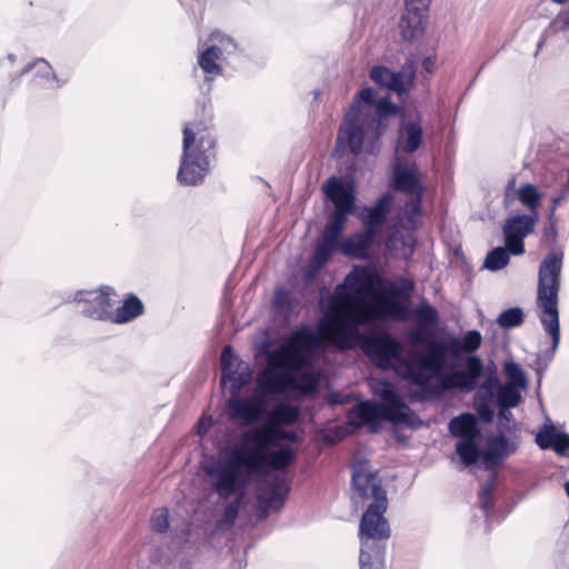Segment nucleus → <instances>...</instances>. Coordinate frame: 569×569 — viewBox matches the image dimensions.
<instances>
[{"label":"nucleus","instance_id":"nucleus-1","mask_svg":"<svg viewBox=\"0 0 569 569\" xmlns=\"http://www.w3.org/2000/svg\"><path fill=\"white\" fill-rule=\"evenodd\" d=\"M259 429L243 430L240 441L227 442L219 448V458L203 467L211 489L221 500H229L218 521V527H231L244 501L246 490L252 478L267 476V468L260 452L264 449Z\"/></svg>","mask_w":569,"mask_h":569},{"label":"nucleus","instance_id":"nucleus-2","mask_svg":"<svg viewBox=\"0 0 569 569\" xmlns=\"http://www.w3.org/2000/svg\"><path fill=\"white\" fill-rule=\"evenodd\" d=\"M400 107L387 97H377L372 88L361 89L352 99L348 112L340 124L337 147L348 149L353 156L363 151L377 154L380 139L385 134L389 118L399 114Z\"/></svg>","mask_w":569,"mask_h":569},{"label":"nucleus","instance_id":"nucleus-3","mask_svg":"<svg viewBox=\"0 0 569 569\" xmlns=\"http://www.w3.org/2000/svg\"><path fill=\"white\" fill-rule=\"evenodd\" d=\"M370 321L369 313L357 315L356 323H340L337 319L330 318L326 323V331L338 349L352 350L359 347L377 367L383 370L403 365V348L396 338L389 333L360 331L359 326L368 325Z\"/></svg>","mask_w":569,"mask_h":569},{"label":"nucleus","instance_id":"nucleus-4","mask_svg":"<svg viewBox=\"0 0 569 569\" xmlns=\"http://www.w3.org/2000/svg\"><path fill=\"white\" fill-rule=\"evenodd\" d=\"M431 337L426 356L419 355L416 359L419 369L410 365L406 367V378L419 388L413 396L420 400L450 391V377L461 361L448 336Z\"/></svg>","mask_w":569,"mask_h":569},{"label":"nucleus","instance_id":"nucleus-5","mask_svg":"<svg viewBox=\"0 0 569 569\" xmlns=\"http://www.w3.org/2000/svg\"><path fill=\"white\" fill-rule=\"evenodd\" d=\"M562 253L549 252L540 262L537 286V306L540 309L539 320L545 331L551 337V347L541 358L547 367L555 358L560 343V322L558 295L561 281Z\"/></svg>","mask_w":569,"mask_h":569},{"label":"nucleus","instance_id":"nucleus-6","mask_svg":"<svg viewBox=\"0 0 569 569\" xmlns=\"http://www.w3.org/2000/svg\"><path fill=\"white\" fill-rule=\"evenodd\" d=\"M182 134L177 180L182 186H198L203 182L216 159V138L202 121L186 123Z\"/></svg>","mask_w":569,"mask_h":569},{"label":"nucleus","instance_id":"nucleus-7","mask_svg":"<svg viewBox=\"0 0 569 569\" xmlns=\"http://www.w3.org/2000/svg\"><path fill=\"white\" fill-rule=\"evenodd\" d=\"M388 500L371 501L359 523L360 547L365 549H387L391 529L385 513Z\"/></svg>","mask_w":569,"mask_h":569},{"label":"nucleus","instance_id":"nucleus-8","mask_svg":"<svg viewBox=\"0 0 569 569\" xmlns=\"http://www.w3.org/2000/svg\"><path fill=\"white\" fill-rule=\"evenodd\" d=\"M372 391L380 398L381 405L387 408L386 410L389 413V422L413 426V422L417 419L416 415L397 392L391 382L387 380L377 381L372 387Z\"/></svg>","mask_w":569,"mask_h":569},{"label":"nucleus","instance_id":"nucleus-9","mask_svg":"<svg viewBox=\"0 0 569 569\" xmlns=\"http://www.w3.org/2000/svg\"><path fill=\"white\" fill-rule=\"evenodd\" d=\"M417 73V64L408 59L400 71H392L383 66H375L370 70V79L401 96L409 91L413 86Z\"/></svg>","mask_w":569,"mask_h":569},{"label":"nucleus","instance_id":"nucleus-10","mask_svg":"<svg viewBox=\"0 0 569 569\" xmlns=\"http://www.w3.org/2000/svg\"><path fill=\"white\" fill-rule=\"evenodd\" d=\"M431 0H405V8L399 20L403 40L412 41L423 36Z\"/></svg>","mask_w":569,"mask_h":569},{"label":"nucleus","instance_id":"nucleus-11","mask_svg":"<svg viewBox=\"0 0 569 569\" xmlns=\"http://www.w3.org/2000/svg\"><path fill=\"white\" fill-rule=\"evenodd\" d=\"M290 487L281 475H273L270 480L262 483L257 493L258 520H264L270 511L280 510L289 493Z\"/></svg>","mask_w":569,"mask_h":569},{"label":"nucleus","instance_id":"nucleus-12","mask_svg":"<svg viewBox=\"0 0 569 569\" xmlns=\"http://www.w3.org/2000/svg\"><path fill=\"white\" fill-rule=\"evenodd\" d=\"M110 296L111 289L108 287L100 290H78L73 300L82 305L81 313L84 317L111 322L114 301Z\"/></svg>","mask_w":569,"mask_h":569},{"label":"nucleus","instance_id":"nucleus-13","mask_svg":"<svg viewBox=\"0 0 569 569\" xmlns=\"http://www.w3.org/2000/svg\"><path fill=\"white\" fill-rule=\"evenodd\" d=\"M226 408L231 421L249 428L256 427L267 415V403L260 397H229Z\"/></svg>","mask_w":569,"mask_h":569},{"label":"nucleus","instance_id":"nucleus-14","mask_svg":"<svg viewBox=\"0 0 569 569\" xmlns=\"http://www.w3.org/2000/svg\"><path fill=\"white\" fill-rule=\"evenodd\" d=\"M538 220L539 213L515 214L506 219L502 233L505 243L509 247L513 256H519L525 252L523 239L533 232Z\"/></svg>","mask_w":569,"mask_h":569},{"label":"nucleus","instance_id":"nucleus-15","mask_svg":"<svg viewBox=\"0 0 569 569\" xmlns=\"http://www.w3.org/2000/svg\"><path fill=\"white\" fill-rule=\"evenodd\" d=\"M352 486L363 500L379 501L387 499V491L382 488L377 471L370 468L366 460L356 461L351 467Z\"/></svg>","mask_w":569,"mask_h":569},{"label":"nucleus","instance_id":"nucleus-16","mask_svg":"<svg viewBox=\"0 0 569 569\" xmlns=\"http://www.w3.org/2000/svg\"><path fill=\"white\" fill-rule=\"evenodd\" d=\"M323 191L327 198L333 203V211H339L345 216L356 212V187L352 180H342L338 177H330L325 186Z\"/></svg>","mask_w":569,"mask_h":569},{"label":"nucleus","instance_id":"nucleus-17","mask_svg":"<svg viewBox=\"0 0 569 569\" xmlns=\"http://www.w3.org/2000/svg\"><path fill=\"white\" fill-rule=\"evenodd\" d=\"M387 408L380 402L361 401L348 412V422L355 428L368 427L370 432H377L381 421L389 422Z\"/></svg>","mask_w":569,"mask_h":569},{"label":"nucleus","instance_id":"nucleus-18","mask_svg":"<svg viewBox=\"0 0 569 569\" xmlns=\"http://www.w3.org/2000/svg\"><path fill=\"white\" fill-rule=\"evenodd\" d=\"M413 290L415 282L408 278L391 283L387 289L389 299L383 303V313L395 320L408 319L409 307L400 300H408Z\"/></svg>","mask_w":569,"mask_h":569},{"label":"nucleus","instance_id":"nucleus-19","mask_svg":"<svg viewBox=\"0 0 569 569\" xmlns=\"http://www.w3.org/2000/svg\"><path fill=\"white\" fill-rule=\"evenodd\" d=\"M393 197L390 192L380 196L370 207H363L358 217L366 230H370L378 236L388 221L391 212Z\"/></svg>","mask_w":569,"mask_h":569},{"label":"nucleus","instance_id":"nucleus-20","mask_svg":"<svg viewBox=\"0 0 569 569\" xmlns=\"http://www.w3.org/2000/svg\"><path fill=\"white\" fill-rule=\"evenodd\" d=\"M483 375V362L480 357L470 355L465 358L463 368L455 369L450 377V390L458 389L463 392H470L478 388L479 380Z\"/></svg>","mask_w":569,"mask_h":569},{"label":"nucleus","instance_id":"nucleus-21","mask_svg":"<svg viewBox=\"0 0 569 569\" xmlns=\"http://www.w3.org/2000/svg\"><path fill=\"white\" fill-rule=\"evenodd\" d=\"M291 377L288 372L267 367L257 378L258 397L266 401L283 395L289 387Z\"/></svg>","mask_w":569,"mask_h":569},{"label":"nucleus","instance_id":"nucleus-22","mask_svg":"<svg viewBox=\"0 0 569 569\" xmlns=\"http://www.w3.org/2000/svg\"><path fill=\"white\" fill-rule=\"evenodd\" d=\"M392 187L406 194L423 193L425 189L412 166L396 157L391 168Z\"/></svg>","mask_w":569,"mask_h":569},{"label":"nucleus","instance_id":"nucleus-23","mask_svg":"<svg viewBox=\"0 0 569 569\" xmlns=\"http://www.w3.org/2000/svg\"><path fill=\"white\" fill-rule=\"evenodd\" d=\"M423 142V128L417 120H401L397 131L395 151L397 154H412Z\"/></svg>","mask_w":569,"mask_h":569},{"label":"nucleus","instance_id":"nucleus-24","mask_svg":"<svg viewBox=\"0 0 569 569\" xmlns=\"http://www.w3.org/2000/svg\"><path fill=\"white\" fill-rule=\"evenodd\" d=\"M262 350L266 353L268 367L277 368L282 372H288L292 376L296 370V362L300 359L286 341L278 347L271 349V343L266 341L262 345Z\"/></svg>","mask_w":569,"mask_h":569},{"label":"nucleus","instance_id":"nucleus-25","mask_svg":"<svg viewBox=\"0 0 569 569\" xmlns=\"http://www.w3.org/2000/svg\"><path fill=\"white\" fill-rule=\"evenodd\" d=\"M32 70H36L34 76L37 78H40L49 83L50 89L62 88L69 82L71 78L70 71H62L60 74H57L51 64L43 58H37L33 61L27 63L20 71L19 78L26 76Z\"/></svg>","mask_w":569,"mask_h":569},{"label":"nucleus","instance_id":"nucleus-26","mask_svg":"<svg viewBox=\"0 0 569 569\" xmlns=\"http://www.w3.org/2000/svg\"><path fill=\"white\" fill-rule=\"evenodd\" d=\"M371 281V274L367 270H353L347 274L345 281L335 290V298L342 302H352L356 295L366 291Z\"/></svg>","mask_w":569,"mask_h":569},{"label":"nucleus","instance_id":"nucleus-27","mask_svg":"<svg viewBox=\"0 0 569 569\" xmlns=\"http://www.w3.org/2000/svg\"><path fill=\"white\" fill-rule=\"evenodd\" d=\"M377 238L369 229L365 228L342 238L341 252L351 258L363 259L368 257L369 249Z\"/></svg>","mask_w":569,"mask_h":569},{"label":"nucleus","instance_id":"nucleus-28","mask_svg":"<svg viewBox=\"0 0 569 569\" xmlns=\"http://www.w3.org/2000/svg\"><path fill=\"white\" fill-rule=\"evenodd\" d=\"M517 443L510 440L507 435L499 433L488 438L485 449V461L491 466H499L505 458L517 450Z\"/></svg>","mask_w":569,"mask_h":569},{"label":"nucleus","instance_id":"nucleus-29","mask_svg":"<svg viewBox=\"0 0 569 569\" xmlns=\"http://www.w3.org/2000/svg\"><path fill=\"white\" fill-rule=\"evenodd\" d=\"M293 352L301 358L302 349H318L322 342V337L315 332L309 326L303 325L292 330L284 340Z\"/></svg>","mask_w":569,"mask_h":569},{"label":"nucleus","instance_id":"nucleus-30","mask_svg":"<svg viewBox=\"0 0 569 569\" xmlns=\"http://www.w3.org/2000/svg\"><path fill=\"white\" fill-rule=\"evenodd\" d=\"M214 50L213 48L206 47L199 51L197 57V64L204 74V82L208 83L209 90L211 89V83L223 74L221 61L224 60Z\"/></svg>","mask_w":569,"mask_h":569},{"label":"nucleus","instance_id":"nucleus-31","mask_svg":"<svg viewBox=\"0 0 569 569\" xmlns=\"http://www.w3.org/2000/svg\"><path fill=\"white\" fill-rule=\"evenodd\" d=\"M449 432L460 439L481 438V429L478 419L470 412H463L453 417L448 425Z\"/></svg>","mask_w":569,"mask_h":569},{"label":"nucleus","instance_id":"nucleus-32","mask_svg":"<svg viewBox=\"0 0 569 569\" xmlns=\"http://www.w3.org/2000/svg\"><path fill=\"white\" fill-rule=\"evenodd\" d=\"M143 311V302L136 295L130 293L120 307L113 308L111 322L119 325L128 323L140 317Z\"/></svg>","mask_w":569,"mask_h":569},{"label":"nucleus","instance_id":"nucleus-33","mask_svg":"<svg viewBox=\"0 0 569 569\" xmlns=\"http://www.w3.org/2000/svg\"><path fill=\"white\" fill-rule=\"evenodd\" d=\"M296 459V453L290 447H280L276 450H270L266 452V460L268 465V475L263 478H252V480H260L262 483L270 480V478L274 475L270 472V468L276 470H283L288 468Z\"/></svg>","mask_w":569,"mask_h":569},{"label":"nucleus","instance_id":"nucleus-34","mask_svg":"<svg viewBox=\"0 0 569 569\" xmlns=\"http://www.w3.org/2000/svg\"><path fill=\"white\" fill-rule=\"evenodd\" d=\"M269 421L276 426H292L300 419V409L289 402L280 401L267 411Z\"/></svg>","mask_w":569,"mask_h":569},{"label":"nucleus","instance_id":"nucleus-35","mask_svg":"<svg viewBox=\"0 0 569 569\" xmlns=\"http://www.w3.org/2000/svg\"><path fill=\"white\" fill-rule=\"evenodd\" d=\"M480 438L459 439L456 443V453L465 467L476 465L480 459L485 460V449L479 446Z\"/></svg>","mask_w":569,"mask_h":569},{"label":"nucleus","instance_id":"nucleus-36","mask_svg":"<svg viewBox=\"0 0 569 569\" xmlns=\"http://www.w3.org/2000/svg\"><path fill=\"white\" fill-rule=\"evenodd\" d=\"M336 250L341 251V243L321 237L310 258V268L312 271L317 272L323 268Z\"/></svg>","mask_w":569,"mask_h":569},{"label":"nucleus","instance_id":"nucleus-37","mask_svg":"<svg viewBox=\"0 0 569 569\" xmlns=\"http://www.w3.org/2000/svg\"><path fill=\"white\" fill-rule=\"evenodd\" d=\"M448 337L460 360L463 352L472 355L480 348L482 342V336L477 329L468 330L462 337L455 335H449Z\"/></svg>","mask_w":569,"mask_h":569},{"label":"nucleus","instance_id":"nucleus-38","mask_svg":"<svg viewBox=\"0 0 569 569\" xmlns=\"http://www.w3.org/2000/svg\"><path fill=\"white\" fill-rule=\"evenodd\" d=\"M208 41L210 43L207 47L216 49V53L224 61L238 51V43L236 40L221 31H212Z\"/></svg>","mask_w":569,"mask_h":569},{"label":"nucleus","instance_id":"nucleus-39","mask_svg":"<svg viewBox=\"0 0 569 569\" xmlns=\"http://www.w3.org/2000/svg\"><path fill=\"white\" fill-rule=\"evenodd\" d=\"M259 429L262 430L264 433L261 436L262 443L264 445V449L260 452L261 459L264 462L266 468L268 469L267 460H266V452L268 451L272 440L274 438L283 439L290 442H296L298 440V435L293 430H283L280 428H263V427H253L248 428L247 430H254Z\"/></svg>","mask_w":569,"mask_h":569},{"label":"nucleus","instance_id":"nucleus-40","mask_svg":"<svg viewBox=\"0 0 569 569\" xmlns=\"http://www.w3.org/2000/svg\"><path fill=\"white\" fill-rule=\"evenodd\" d=\"M411 316L416 321L426 327H436L439 323V313L437 309L427 300H421L416 308H409L408 317Z\"/></svg>","mask_w":569,"mask_h":569},{"label":"nucleus","instance_id":"nucleus-41","mask_svg":"<svg viewBox=\"0 0 569 569\" xmlns=\"http://www.w3.org/2000/svg\"><path fill=\"white\" fill-rule=\"evenodd\" d=\"M497 485V476L496 473H491L486 482L481 486L478 492V502L482 511L485 512L486 518H489L490 512L493 510L495 506V487ZM489 521V519H487Z\"/></svg>","mask_w":569,"mask_h":569},{"label":"nucleus","instance_id":"nucleus-42","mask_svg":"<svg viewBox=\"0 0 569 569\" xmlns=\"http://www.w3.org/2000/svg\"><path fill=\"white\" fill-rule=\"evenodd\" d=\"M493 400L498 409L515 408L521 401L520 389L511 385L499 386Z\"/></svg>","mask_w":569,"mask_h":569},{"label":"nucleus","instance_id":"nucleus-43","mask_svg":"<svg viewBox=\"0 0 569 569\" xmlns=\"http://www.w3.org/2000/svg\"><path fill=\"white\" fill-rule=\"evenodd\" d=\"M348 216L340 213L339 211H332L329 220L325 227L321 237L327 238L338 243L342 242L341 234L346 228Z\"/></svg>","mask_w":569,"mask_h":569},{"label":"nucleus","instance_id":"nucleus-44","mask_svg":"<svg viewBox=\"0 0 569 569\" xmlns=\"http://www.w3.org/2000/svg\"><path fill=\"white\" fill-rule=\"evenodd\" d=\"M511 250L505 247H496L491 249L483 261V268L490 271H499L503 269L510 261Z\"/></svg>","mask_w":569,"mask_h":569},{"label":"nucleus","instance_id":"nucleus-45","mask_svg":"<svg viewBox=\"0 0 569 569\" xmlns=\"http://www.w3.org/2000/svg\"><path fill=\"white\" fill-rule=\"evenodd\" d=\"M385 549H365L360 547L359 569H385Z\"/></svg>","mask_w":569,"mask_h":569},{"label":"nucleus","instance_id":"nucleus-46","mask_svg":"<svg viewBox=\"0 0 569 569\" xmlns=\"http://www.w3.org/2000/svg\"><path fill=\"white\" fill-rule=\"evenodd\" d=\"M518 200L528 208L530 214L538 213L541 194L532 183H525L517 190Z\"/></svg>","mask_w":569,"mask_h":569},{"label":"nucleus","instance_id":"nucleus-47","mask_svg":"<svg viewBox=\"0 0 569 569\" xmlns=\"http://www.w3.org/2000/svg\"><path fill=\"white\" fill-rule=\"evenodd\" d=\"M503 373L507 377V383L519 389H526L528 379L521 366L515 361H506L503 363Z\"/></svg>","mask_w":569,"mask_h":569},{"label":"nucleus","instance_id":"nucleus-48","mask_svg":"<svg viewBox=\"0 0 569 569\" xmlns=\"http://www.w3.org/2000/svg\"><path fill=\"white\" fill-rule=\"evenodd\" d=\"M525 320V312L520 307L508 308L497 317V325L501 329H512L521 326Z\"/></svg>","mask_w":569,"mask_h":569},{"label":"nucleus","instance_id":"nucleus-49","mask_svg":"<svg viewBox=\"0 0 569 569\" xmlns=\"http://www.w3.org/2000/svg\"><path fill=\"white\" fill-rule=\"evenodd\" d=\"M411 198L407 203L406 219L402 227L409 230L417 228V218L421 214L423 193L409 194Z\"/></svg>","mask_w":569,"mask_h":569},{"label":"nucleus","instance_id":"nucleus-50","mask_svg":"<svg viewBox=\"0 0 569 569\" xmlns=\"http://www.w3.org/2000/svg\"><path fill=\"white\" fill-rule=\"evenodd\" d=\"M250 382V375L246 372H238L237 370L231 372L229 377H226V386L230 391V397H242L241 390Z\"/></svg>","mask_w":569,"mask_h":569},{"label":"nucleus","instance_id":"nucleus-51","mask_svg":"<svg viewBox=\"0 0 569 569\" xmlns=\"http://www.w3.org/2000/svg\"><path fill=\"white\" fill-rule=\"evenodd\" d=\"M236 362L237 357L233 353L231 346H226L221 352L220 367H221V377L220 382L222 386H226V377H229L231 372L236 371Z\"/></svg>","mask_w":569,"mask_h":569},{"label":"nucleus","instance_id":"nucleus-52","mask_svg":"<svg viewBox=\"0 0 569 569\" xmlns=\"http://www.w3.org/2000/svg\"><path fill=\"white\" fill-rule=\"evenodd\" d=\"M516 421L510 409H498L497 430L499 433H511L516 430Z\"/></svg>","mask_w":569,"mask_h":569},{"label":"nucleus","instance_id":"nucleus-53","mask_svg":"<svg viewBox=\"0 0 569 569\" xmlns=\"http://www.w3.org/2000/svg\"><path fill=\"white\" fill-rule=\"evenodd\" d=\"M499 386H502V385L499 382L497 377H495V376L488 377L480 385L477 396L480 399L493 400L496 398V392H497Z\"/></svg>","mask_w":569,"mask_h":569},{"label":"nucleus","instance_id":"nucleus-54","mask_svg":"<svg viewBox=\"0 0 569 569\" xmlns=\"http://www.w3.org/2000/svg\"><path fill=\"white\" fill-rule=\"evenodd\" d=\"M151 528L158 533H163L169 528V510L167 508L157 509L151 517Z\"/></svg>","mask_w":569,"mask_h":569},{"label":"nucleus","instance_id":"nucleus-55","mask_svg":"<svg viewBox=\"0 0 569 569\" xmlns=\"http://www.w3.org/2000/svg\"><path fill=\"white\" fill-rule=\"evenodd\" d=\"M551 437L553 439V443L551 446L552 450L559 456H565L569 450V435L567 432L552 429Z\"/></svg>","mask_w":569,"mask_h":569},{"label":"nucleus","instance_id":"nucleus-56","mask_svg":"<svg viewBox=\"0 0 569 569\" xmlns=\"http://www.w3.org/2000/svg\"><path fill=\"white\" fill-rule=\"evenodd\" d=\"M272 303L278 309H290L292 307L290 293L283 288H278L274 292Z\"/></svg>","mask_w":569,"mask_h":569},{"label":"nucleus","instance_id":"nucleus-57","mask_svg":"<svg viewBox=\"0 0 569 569\" xmlns=\"http://www.w3.org/2000/svg\"><path fill=\"white\" fill-rule=\"evenodd\" d=\"M476 411L478 415L479 420H481L485 423H491L495 418V411L490 407V405L480 402L476 407Z\"/></svg>","mask_w":569,"mask_h":569},{"label":"nucleus","instance_id":"nucleus-58","mask_svg":"<svg viewBox=\"0 0 569 569\" xmlns=\"http://www.w3.org/2000/svg\"><path fill=\"white\" fill-rule=\"evenodd\" d=\"M552 429H556L553 426L546 427V429L539 432L536 437V442L541 449L551 448L553 443V439L551 437Z\"/></svg>","mask_w":569,"mask_h":569},{"label":"nucleus","instance_id":"nucleus-59","mask_svg":"<svg viewBox=\"0 0 569 569\" xmlns=\"http://www.w3.org/2000/svg\"><path fill=\"white\" fill-rule=\"evenodd\" d=\"M517 197L516 176H511L505 187L503 206L508 207Z\"/></svg>","mask_w":569,"mask_h":569},{"label":"nucleus","instance_id":"nucleus-60","mask_svg":"<svg viewBox=\"0 0 569 569\" xmlns=\"http://www.w3.org/2000/svg\"><path fill=\"white\" fill-rule=\"evenodd\" d=\"M212 426V418L210 416H202L197 423V433L204 436Z\"/></svg>","mask_w":569,"mask_h":569},{"label":"nucleus","instance_id":"nucleus-61","mask_svg":"<svg viewBox=\"0 0 569 569\" xmlns=\"http://www.w3.org/2000/svg\"><path fill=\"white\" fill-rule=\"evenodd\" d=\"M345 402H346V398H343V397H341V396H339L337 393H332L329 397V403L331 406L342 405Z\"/></svg>","mask_w":569,"mask_h":569},{"label":"nucleus","instance_id":"nucleus-62","mask_svg":"<svg viewBox=\"0 0 569 569\" xmlns=\"http://www.w3.org/2000/svg\"><path fill=\"white\" fill-rule=\"evenodd\" d=\"M561 201H562V196H555L551 199V207H550L551 214L556 211L557 207L560 204Z\"/></svg>","mask_w":569,"mask_h":569},{"label":"nucleus","instance_id":"nucleus-63","mask_svg":"<svg viewBox=\"0 0 569 569\" xmlns=\"http://www.w3.org/2000/svg\"><path fill=\"white\" fill-rule=\"evenodd\" d=\"M432 63L433 62H432L431 58H425L422 61V67L427 72H431Z\"/></svg>","mask_w":569,"mask_h":569},{"label":"nucleus","instance_id":"nucleus-64","mask_svg":"<svg viewBox=\"0 0 569 569\" xmlns=\"http://www.w3.org/2000/svg\"><path fill=\"white\" fill-rule=\"evenodd\" d=\"M6 59L10 64H13L16 62V56L13 53H8Z\"/></svg>","mask_w":569,"mask_h":569}]
</instances>
